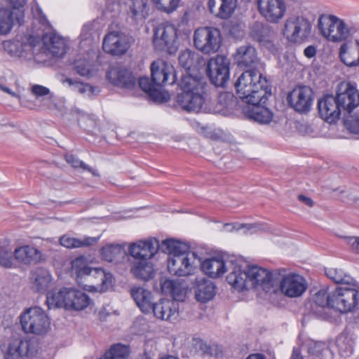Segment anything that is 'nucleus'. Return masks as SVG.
<instances>
[{
    "label": "nucleus",
    "mask_w": 359,
    "mask_h": 359,
    "mask_svg": "<svg viewBox=\"0 0 359 359\" xmlns=\"http://www.w3.org/2000/svg\"><path fill=\"white\" fill-rule=\"evenodd\" d=\"M236 272L228 278V283L238 291H243L248 287L261 289L266 293L276 292L272 273L266 269L257 266H248L239 259Z\"/></svg>",
    "instance_id": "1"
},
{
    "label": "nucleus",
    "mask_w": 359,
    "mask_h": 359,
    "mask_svg": "<svg viewBox=\"0 0 359 359\" xmlns=\"http://www.w3.org/2000/svg\"><path fill=\"white\" fill-rule=\"evenodd\" d=\"M160 250L168 255V269L177 276L194 274L198 269L200 258L189 250L187 245L174 239H166L160 244Z\"/></svg>",
    "instance_id": "2"
},
{
    "label": "nucleus",
    "mask_w": 359,
    "mask_h": 359,
    "mask_svg": "<svg viewBox=\"0 0 359 359\" xmlns=\"http://www.w3.org/2000/svg\"><path fill=\"white\" fill-rule=\"evenodd\" d=\"M182 90L177 96L178 105L188 112H209V101L205 93V85L201 80L185 75L179 83Z\"/></svg>",
    "instance_id": "3"
},
{
    "label": "nucleus",
    "mask_w": 359,
    "mask_h": 359,
    "mask_svg": "<svg viewBox=\"0 0 359 359\" xmlns=\"http://www.w3.org/2000/svg\"><path fill=\"white\" fill-rule=\"evenodd\" d=\"M158 250L160 243L158 240L153 238L140 240L129 246V253L135 259L130 271L135 278L149 280L154 277V265L149 259Z\"/></svg>",
    "instance_id": "4"
},
{
    "label": "nucleus",
    "mask_w": 359,
    "mask_h": 359,
    "mask_svg": "<svg viewBox=\"0 0 359 359\" xmlns=\"http://www.w3.org/2000/svg\"><path fill=\"white\" fill-rule=\"evenodd\" d=\"M235 88L239 97L247 104H264L271 95L266 78L255 70L242 73Z\"/></svg>",
    "instance_id": "5"
},
{
    "label": "nucleus",
    "mask_w": 359,
    "mask_h": 359,
    "mask_svg": "<svg viewBox=\"0 0 359 359\" xmlns=\"http://www.w3.org/2000/svg\"><path fill=\"white\" fill-rule=\"evenodd\" d=\"M72 273L76 276V281L81 285L83 278H87L89 280L97 279L100 281L97 286L83 285L84 288L90 292H103L113 286L114 278L111 273L106 271L102 268H92L89 266L88 259L84 256H80L71 262Z\"/></svg>",
    "instance_id": "6"
},
{
    "label": "nucleus",
    "mask_w": 359,
    "mask_h": 359,
    "mask_svg": "<svg viewBox=\"0 0 359 359\" xmlns=\"http://www.w3.org/2000/svg\"><path fill=\"white\" fill-rule=\"evenodd\" d=\"M86 293L71 287H63L47 294L46 302L49 309L54 307L81 311L90 304Z\"/></svg>",
    "instance_id": "7"
},
{
    "label": "nucleus",
    "mask_w": 359,
    "mask_h": 359,
    "mask_svg": "<svg viewBox=\"0 0 359 359\" xmlns=\"http://www.w3.org/2000/svg\"><path fill=\"white\" fill-rule=\"evenodd\" d=\"M351 292L341 288L331 292L321 289L312 297L313 303L321 308H331L341 314L353 312L358 308L351 303Z\"/></svg>",
    "instance_id": "8"
},
{
    "label": "nucleus",
    "mask_w": 359,
    "mask_h": 359,
    "mask_svg": "<svg viewBox=\"0 0 359 359\" xmlns=\"http://www.w3.org/2000/svg\"><path fill=\"white\" fill-rule=\"evenodd\" d=\"M318 27L323 37L335 43L346 41L355 32L353 27L333 15H321L318 20Z\"/></svg>",
    "instance_id": "9"
},
{
    "label": "nucleus",
    "mask_w": 359,
    "mask_h": 359,
    "mask_svg": "<svg viewBox=\"0 0 359 359\" xmlns=\"http://www.w3.org/2000/svg\"><path fill=\"white\" fill-rule=\"evenodd\" d=\"M22 330L27 334L45 335L50 330V320L46 312L39 306L25 309L19 316Z\"/></svg>",
    "instance_id": "10"
},
{
    "label": "nucleus",
    "mask_w": 359,
    "mask_h": 359,
    "mask_svg": "<svg viewBox=\"0 0 359 359\" xmlns=\"http://www.w3.org/2000/svg\"><path fill=\"white\" fill-rule=\"evenodd\" d=\"M222 44V36L219 29L203 27L195 30L194 45L197 50L205 55L217 53Z\"/></svg>",
    "instance_id": "11"
},
{
    "label": "nucleus",
    "mask_w": 359,
    "mask_h": 359,
    "mask_svg": "<svg viewBox=\"0 0 359 359\" xmlns=\"http://www.w3.org/2000/svg\"><path fill=\"white\" fill-rule=\"evenodd\" d=\"M153 44L156 50L175 54L179 47L177 29L175 25L165 22L157 27L154 33Z\"/></svg>",
    "instance_id": "12"
},
{
    "label": "nucleus",
    "mask_w": 359,
    "mask_h": 359,
    "mask_svg": "<svg viewBox=\"0 0 359 359\" xmlns=\"http://www.w3.org/2000/svg\"><path fill=\"white\" fill-rule=\"evenodd\" d=\"M311 30L310 22L304 16L293 15L284 22L283 34L291 43L303 41Z\"/></svg>",
    "instance_id": "13"
},
{
    "label": "nucleus",
    "mask_w": 359,
    "mask_h": 359,
    "mask_svg": "<svg viewBox=\"0 0 359 359\" xmlns=\"http://www.w3.org/2000/svg\"><path fill=\"white\" fill-rule=\"evenodd\" d=\"M239 258L235 256H230L225 259L220 258L206 259L201 262L200 260L199 265L202 271L211 278H218L222 276L226 271H229L226 276L228 278L236 272Z\"/></svg>",
    "instance_id": "14"
},
{
    "label": "nucleus",
    "mask_w": 359,
    "mask_h": 359,
    "mask_svg": "<svg viewBox=\"0 0 359 359\" xmlns=\"http://www.w3.org/2000/svg\"><path fill=\"white\" fill-rule=\"evenodd\" d=\"M107 10L114 11L112 7L121 6L126 12L127 20L132 23L144 21L149 15L147 0H126L123 5L115 4V0H106Z\"/></svg>",
    "instance_id": "15"
},
{
    "label": "nucleus",
    "mask_w": 359,
    "mask_h": 359,
    "mask_svg": "<svg viewBox=\"0 0 359 359\" xmlns=\"http://www.w3.org/2000/svg\"><path fill=\"white\" fill-rule=\"evenodd\" d=\"M326 276L340 285L335 288H341L351 292V303L358 308L359 283L341 269L330 268L325 270Z\"/></svg>",
    "instance_id": "16"
},
{
    "label": "nucleus",
    "mask_w": 359,
    "mask_h": 359,
    "mask_svg": "<svg viewBox=\"0 0 359 359\" xmlns=\"http://www.w3.org/2000/svg\"><path fill=\"white\" fill-rule=\"evenodd\" d=\"M229 59L224 55H217L209 60L207 74L210 81L216 86H223L229 79Z\"/></svg>",
    "instance_id": "17"
},
{
    "label": "nucleus",
    "mask_w": 359,
    "mask_h": 359,
    "mask_svg": "<svg viewBox=\"0 0 359 359\" xmlns=\"http://www.w3.org/2000/svg\"><path fill=\"white\" fill-rule=\"evenodd\" d=\"M131 41L128 34L121 31H111L104 36L102 48L107 53L121 56L129 50Z\"/></svg>",
    "instance_id": "18"
},
{
    "label": "nucleus",
    "mask_w": 359,
    "mask_h": 359,
    "mask_svg": "<svg viewBox=\"0 0 359 359\" xmlns=\"http://www.w3.org/2000/svg\"><path fill=\"white\" fill-rule=\"evenodd\" d=\"M260 15L270 23L279 22L287 12L286 0H257Z\"/></svg>",
    "instance_id": "19"
},
{
    "label": "nucleus",
    "mask_w": 359,
    "mask_h": 359,
    "mask_svg": "<svg viewBox=\"0 0 359 359\" xmlns=\"http://www.w3.org/2000/svg\"><path fill=\"white\" fill-rule=\"evenodd\" d=\"M151 72L153 83L158 86L173 85L177 81L175 67L163 60L153 62Z\"/></svg>",
    "instance_id": "20"
},
{
    "label": "nucleus",
    "mask_w": 359,
    "mask_h": 359,
    "mask_svg": "<svg viewBox=\"0 0 359 359\" xmlns=\"http://www.w3.org/2000/svg\"><path fill=\"white\" fill-rule=\"evenodd\" d=\"M282 294L288 297H299L307 289V282L301 275L290 273L282 277L278 287Z\"/></svg>",
    "instance_id": "21"
},
{
    "label": "nucleus",
    "mask_w": 359,
    "mask_h": 359,
    "mask_svg": "<svg viewBox=\"0 0 359 359\" xmlns=\"http://www.w3.org/2000/svg\"><path fill=\"white\" fill-rule=\"evenodd\" d=\"M287 99L289 104L295 111L304 113L309 111L311 107L313 93L310 87L297 86L288 94Z\"/></svg>",
    "instance_id": "22"
},
{
    "label": "nucleus",
    "mask_w": 359,
    "mask_h": 359,
    "mask_svg": "<svg viewBox=\"0 0 359 359\" xmlns=\"http://www.w3.org/2000/svg\"><path fill=\"white\" fill-rule=\"evenodd\" d=\"M336 98L341 107L348 113L359 105L358 91L351 83H340Z\"/></svg>",
    "instance_id": "23"
},
{
    "label": "nucleus",
    "mask_w": 359,
    "mask_h": 359,
    "mask_svg": "<svg viewBox=\"0 0 359 359\" xmlns=\"http://www.w3.org/2000/svg\"><path fill=\"white\" fill-rule=\"evenodd\" d=\"M318 109L320 117L327 123L336 122L341 114V107L333 95H325L318 100Z\"/></svg>",
    "instance_id": "24"
},
{
    "label": "nucleus",
    "mask_w": 359,
    "mask_h": 359,
    "mask_svg": "<svg viewBox=\"0 0 359 359\" xmlns=\"http://www.w3.org/2000/svg\"><path fill=\"white\" fill-rule=\"evenodd\" d=\"M151 311L156 318L171 322L179 316V303L163 299L153 304Z\"/></svg>",
    "instance_id": "25"
},
{
    "label": "nucleus",
    "mask_w": 359,
    "mask_h": 359,
    "mask_svg": "<svg viewBox=\"0 0 359 359\" xmlns=\"http://www.w3.org/2000/svg\"><path fill=\"white\" fill-rule=\"evenodd\" d=\"M37 352L35 344L29 340H15L8 346L6 359H23L32 357Z\"/></svg>",
    "instance_id": "26"
},
{
    "label": "nucleus",
    "mask_w": 359,
    "mask_h": 359,
    "mask_svg": "<svg viewBox=\"0 0 359 359\" xmlns=\"http://www.w3.org/2000/svg\"><path fill=\"white\" fill-rule=\"evenodd\" d=\"M108 80L114 86L126 89H133L136 80L132 73L126 69L111 67L107 74Z\"/></svg>",
    "instance_id": "27"
},
{
    "label": "nucleus",
    "mask_w": 359,
    "mask_h": 359,
    "mask_svg": "<svg viewBox=\"0 0 359 359\" xmlns=\"http://www.w3.org/2000/svg\"><path fill=\"white\" fill-rule=\"evenodd\" d=\"M237 0H208V9L215 17L226 20L234 13Z\"/></svg>",
    "instance_id": "28"
},
{
    "label": "nucleus",
    "mask_w": 359,
    "mask_h": 359,
    "mask_svg": "<svg viewBox=\"0 0 359 359\" xmlns=\"http://www.w3.org/2000/svg\"><path fill=\"white\" fill-rule=\"evenodd\" d=\"M234 60L240 67H257L259 64L257 51L250 45L239 47L235 53Z\"/></svg>",
    "instance_id": "29"
},
{
    "label": "nucleus",
    "mask_w": 359,
    "mask_h": 359,
    "mask_svg": "<svg viewBox=\"0 0 359 359\" xmlns=\"http://www.w3.org/2000/svg\"><path fill=\"white\" fill-rule=\"evenodd\" d=\"M339 57L347 67L359 66V40H355L354 43L347 41L341 44Z\"/></svg>",
    "instance_id": "30"
},
{
    "label": "nucleus",
    "mask_w": 359,
    "mask_h": 359,
    "mask_svg": "<svg viewBox=\"0 0 359 359\" xmlns=\"http://www.w3.org/2000/svg\"><path fill=\"white\" fill-rule=\"evenodd\" d=\"M257 104H248L243 109V114L249 119L261 124L269 123L273 118V113L268 108Z\"/></svg>",
    "instance_id": "31"
},
{
    "label": "nucleus",
    "mask_w": 359,
    "mask_h": 359,
    "mask_svg": "<svg viewBox=\"0 0 359 359\" xmlns=\"http://www.w3.org/2000/svg\"><path fill=\"white\" fill-rule=\"evenodd\" d=\"M161 290L165 294L170 295L176 302L184 301L187 286L182 282L166 279L161 283Z\"/></svg>",
    "instance_id": "32"
},
{
    "label": "nucleus",
    "mask_w": 359,
    "mask_h": 359,
    "mask_svg": "<svg viewBox=\"0 0 359 359\" xmlns=\"http://www.w3.org/2000/svg\"><path fill=\"white\" fill-rule=\"evenodd\" d=\"M45 51L48 52L54 57L63 56L67 50L65 40L55 34H46L43 38Z\"/></svg>",
    "instance_id": "33"
},
{
    "label": "nucleus",
    "mask_w": 359,
    "mask_h": 359,
    "mask_svg": "<svg viewBox=\"0 0 359 359\" xmlns=\"http://www.w3.org/2000/svg\"><path fill=\"white\" fill-rule=\"evenodd\" d=\"M53 282V277L49 271L39 268L34 271L30 277L32 288L37 292H46Z\"/></svg>",
    "instance_id": "34"
},
{
    "label": "nucleus",
    "mask_w": 359,
    "mask_h": 359,
    "mask_svg": "<svg viewBox=\"0 0 359 359\" xmlns=\"http://www.w3.org/2000/svg\"><path fill=\"white\" fill-rule=\"evenodd\" d=\"M130 294L141 311L149 313L151 311L152 294L148 290L140 286H134L130 289Z\"/></svg>",
    "instance_id": "35"
},
{
    "label": "nucleus",
    "mask_w": 359,
    "mask_h": 359,
    "mask_svg": "<svg viewBox=\"0 0 359 359\" xmlns=\"http://www.w3.org/2000/svg\"><path fill=\"white\" fill-rule=\"evenodd\" d=\"M13 254L15 259L24 264H36L41 259V252L29 245H24L16 248Z\"/></svg>",
    "instance_id": "36"
},
{
    "label": "nucleus",
    "mask_w": 359,
    "mask_h": 359,
    "mask_svg": "<svg viewBox=\"0 0 359 359\" xmlns=\"http://www.w3.org/2000/svg\"><path fill=\"white\" fill-rule=\"evenodd\" d=\"M216 286L212 280L206 278L197 279L195 297L197 301L207 302L215 295Z\"/></svg>",
    "instance_id": "37"
},
{
    "label": "nucleus",
    "mask_w": 359,
    "mask_h": 359,
    "mask_svg": "<svg viewBox=\"0 0 359 359\" xmlns=\"http://www.w3.org/2000/svg\"><path fill=\"white\" fill-rule=\"evenodd\" d=\"M20 8H13V11L8 8H0V34H6L11 30L13 25V15L16 11L20 13V18H17V20L21 25L24 15Z\"/></svg>",
    "instance_id": "38"
},
{
    "label": "nucleus",
    "mask_w": 359,
    "mask_h": 359,
    "mask_svg": "<svg viewBox=\"0 0 359 359\" xmlns=\"http://www.w3.org/2000/svg\"><path fill=\"white\" fill-rule=\"evenodd\" d=\"M101 257L107 262H118L120 259L127 257L126 250L120 245L109 244L104 246L100 250Z\"/></svg>",
    "instance_id": "39"
},
{
    "label": "nucleus",
    "mask_w": 359,
    "mask_h": 359,
    "mask_svg": "<svg viewBox=\"0 0 359 359\" xmlns=\"http://www.w3.org/2000/svg\"><path fill=\"white\" fill-rule=\"evenodd\" d=\"M64 83H67L72 91L79 93L88 97H94L99 93L97 88L81 82L76 79L67 78L64 81Z\"/></svg>",
    "instance_id": "40"
},
{
    "label": "nucleus",
    "mask_w": 359,
    "mask_h": 359,
    "mask_svg": "<svg viewBox=\"0 0 359 359\" xmlns=\"http://www.w3.org/2000/svg\"><path fill=\"white\" fill-rule=\"evenodd\" d=\"M271 32L268 26L262 22H256L250 27V35L253 40L265 45L270 41Z\"/></svg>",
    "instance_id": "41"
},
{
    "label": "nucleus",
    "mask_w": 359,
    "mask_h": 359,
    "mask_svg": "<svg viewBox=\"0 0 359 359\" xmlns=\"http://www.w3.org/2000/svg\"><path fill=\"white\" fill-rule=\"evenodd\" d=\"M93 53V50L89 49L87 51L88 59H77L74 62V69L76 72L81 76L90 77L94 72V68L92 64V59H90Z\"/></svg>",
    "instance_id": "42"
},
{
    "label": "nucleus",
    "mask_w": 359,
    "mask_h": 359,
    "mask_svg": "<svg viewBox=\"0 0 359 359\" xmlns=\"http://www.w3.org/2000/svg\"><path fill=\"white\" fill-rule=\"evenodd\" d=\"M98 238L85 237L83 239H78L65 235L60 238L61 245L67 248H76L83 246H89L96 243Z\"/></svg>",
    "instance_id": "43"
},
{
    "label": "nucleus",
    "mask_w": 359,
    "mask_h": 359,
    "mask_svg": "<svg viewBox=\"0 0 359 359\" xmlns=\"http://www.w3.org/2000/svg\"><path fill=\"white\" fill-rule=\"evenodd\" d=\"M128 353V346L116 344L112 346L100 359H126Z\"/></svg>",
    "instance_id": "44"
},
{
    "label": "nucleus",
    "mask_w": 359,
    "mask_h": 359,
    "mask_svg": "<svg viewBox=\"0 0 359 359\" xmlns=\"http://www.w3.org/2000/svg\"><path fill=\"white\" fill-rule=\"evenodd\" d=\"M13 264L12 248L7 240H4L0 245V265L10 268Z\"/></svg>",
    "instance_id": "45"
},
{
    "label": "nucleus",
    "mask_w": 359,
    "mask_h": 359,
    "mask_svg": "<svg viewBox=\"0 0 359 359\" xmlns=\"http://www.w3.org/2000/svg\"><path fill=\"white\" fill-rule=\"evenodd\" d=\"M198 57V55L196 53L189 49H185L179 55V62L182 67L189 69L194 66Z\"/></svg>",
    "instance_id": "46"
},
{
    "label": "nucleus",
    "mask_w": 359,
    "mask_h": 359,
    "mask_svg": "<svg viewBox=\"0 0 359 359\" xmlns=\"http://www.w3.org/2000/svg\"><path fill=\"white\" fill-rule=\"evenodd\" d=\"M153 1L159 11L170 14L177 9L181 0H153Z\"/></svg>",
    "instance_id": "47"
},
{
    "label": "nucleus",
    "mask_w": 359,
    "mask_h": 359,
    "mask_svg": "<svg viewBox=\"0 0 359 359\" xmlns=\"http://www.w3.org/2000/svg\"><path fill=\"white\" fill-rule=\"evenodd\" d=\"M32 95L36 99L48 96V98L52 99L54 95L50 92V90L42 85L33 84L30 88Z\"/></svg>",
    "instance_id": "48"
},
{
    "label": "nucleus",
    "mask_w": 359,
    "mask_h": 359,
    "mask_svg": "<svg viewBox=\"0 0 359 359\" xmlns=\"http://www.w3.org/2000/svg\"><path fill=\"white\" fill-rule=\"evenodd\" d=\"M139 86L145 93L149 94L150 96L154 97L156 100H161L162 97H159L156 94H158V92L154 90L153 85L150 83L148 78H140L139 80Z\"/></svg>",
    "instance_id": "49"
},
{
    "label": "nucleus",
    "mask_w": 359,
    "mask_h": 359,
    "mask_svg": "<svg viewBox=\"0 0 359 359\" xmlns=\"http://www.w3.org/2000/svg\"><path fill=\"white\" fill-rule=\"evenodd\" d=\"M233 228L236 230L244 229V233H255L258 231L265 230L266 229L260 224H234Z\"/></svg>",
    "instance_id": "50"
},
{
    "label": "nucleus",
    "mask_w": 359,
    "mask_h": 359,
    "mask_svg": "<svg viewBox=\"0 0 359 359\" xmlns=\"http://www.w3.org/2000/svg\"><path fill=\"white\" fill-rule=\"evenodd\" d=\"M65 159L67 162L74 168H82L83 169H87L86 164L72 154L66 155Z\"/></svg>",
    "instance_id": "51"
},
{
    "label": "nucleus",
    "mask_w": 359,
    "mask_h": 359,
    "mask_svg": "<svg viewBox=\"0 0 359 359\" xmlns=\"http://www.w3.org/2000/svg\"><path fill=\"white\" fill-rule=\"evenodd\" d=\"M196 348L203 354L212 355L210 346L203 340H198L195 344Z\"/></svg>",
    "instance_id": "52"
},
{
    "label": "nucleus",
    "mask_w": 359,
    "mask_h": 359,
    "mask_svg": "<svg viewBox=\"0 0 359 359\" xmlns=\"http://www.w3.org/2000/svg\"><path fill=\"white\" fill-rule=\"evenodd\" d=\"M91 25H85L83 28H82V30H81V45L83 46V43L85 41H88L89 39H90V36H91Z\"/></svg>",
    "instance_id": "53"
},
{
    "label": "nucleus",
    "mask_w": 359,
    "mask_h": 359,
    "mask_svg": "<svg viewBox=\"0 0 359 359\" xmlns=\"http://www.w3.org/2000/svg\"><path fill=\"white\" fill-rule=\"evenodd\" d=\"M91 25H85L83 28H82V30H81V45L83 46V43L85 41H88L89 39H90V36H91Z\"/></svg>",
    "instance_id": "54"
},
{
    "label": "nucleus",
    "mask_w": 359,
    "mask_h": 359,
    "mask_svg": "<svg viewBox=\"0 0 359 359\" xmlns=\"http://www.w3.org/2000/svg\"><path fill=\"white\" fill-rule=\"evenodd\" d=\"M347 243L349 244L351 247V249L359 253V236L358 237H354V236H349L346 238Z\"/></svg>",
    "instance_id": "55"
},
{
    "label": "nucleus",
    "mask_w": 359,
    "mask_h": 359,
    "mask_svg": "<svg viewBox=\"0 0 359 359\" xmlns=\"http://www.w3.org/2000/svg\"><path fill=\"white\" fill-rule=\"evenodd\" d=\"M304 55L309 58H311L315 56L316 53V48L313 46H309L304 49Z\"/></svg>",
    "instance_id": "56"
},
{
    "label": "nucleus",
    "mask_w": 359,
    "mask_h": 359,
    "mask_svg": "<svg viewBox=\"0 0 359 359\" xmlns=\"http://www.w3.org/2000/svg\"><path fill=\"white\" fill-rule=\"evenodd\" d=\"M14 8L22 7L26 0H7Z\"/></svg>",
    "instance_id": "57"
},
{
    "label": "nucleus",
    "mask_w": 359,
    "mask_h": 359,
    "mask_svg": "<svg viewBox=\"0 0 359 359\" xmlns=\"http://www.w3.org/2000/svg\"><path fill=\"white\" fill-rule=\"evenodd\" d=\"M299 198V200L300 201H302V203H305L306 205H309V206H312L313 205V201L311 200V198H309V197H306L304 195H299L298 196Z\"/></svg>",
    "instance_id": "58"
},
{
    "label": "nucleus",
    "mask_w": 359,
    "mask_h": 359,
    "mask_svg": "<svg viewBox=\"0 0 359 359\" xmlns=\"http://www.w3.org/2000/svg\"><path fill=\"white\" fill-rule=\"evenodd\" d=\"M290 359H303V357L299 350L297 348H294Z\"/></svg>",
    "instance_id": "59"
},
{
    "label": "nucleus",
    "mask_w": 359,
    "mask_h": 359,
    "mask_svg": "<svg viewBox=\"0 0 359 359\" xmlns=\"http://www.w3.org/2000/svg\"><path fill=\"white\" fill-rule=\"evenodd\" d=\"M245 359H266V357L262 353H251Z\"/></svg>",
    "instance_id": "60"
},
{
    "label": "nucleus",
    "mask_w": 359,
    "mask_h": 359,
    "mask_svg": "<svg viewBox=\"0 0 359 359\" xmlns=\"http://www.w3.org/2000/svg\"><path fill=\"white\" fill-rule=\"evenodd\" d=\"M0 90L12 95L13 97H18V95L15 92H13L12 90L8 88V87H6V86L1 85V83H0Z\"/></svg>",
    "instance_id": "61"
},
{
    "label": "nucleus",
    "mask_w": 359,
    "mask_h": 359,
    "mask_svg": "<svg viewBox=\"0 0 359 359\" xmlns=\"http://www.w3.org/2000/svg\"><path fill=\"white\" fill-rule=\"evenodd\" d=\"M346 126L348 129L351 130V132L353 133H359V123H355V126L352 127L350 123H346Z\"/></svg>",
    "instance_id": "62"
},
{
    "label": "nucleus",
    "mask_w": 359,
    "mask_h": 359,
    "mask_svg": "<svg viewBox=\"0 0 359 359\" xmlns=\"http://www.w3.org/2000/svg\"><path fill=\"white\" fill-rule=\"evenodd\" d=\"M86 119L89 122V126L93 127L95 125V120L94 118L89 117L88 116L86 117H83L80 120V123H83Z\"/></svg>",
    "instance_id": "63"
},
{
    "label": "nucleus",
    "mask_w": 359,
    "mask_h": 359,
    "mask_svg": "<svg viewBox=\"0 0 359 359\" xmlns=\"http://www.w3.org/2000/svg\"><path fill=\"white\" fill-rule=\"evenodd\" d=\"M313 344H310V346L309 347V352L311 355H318L320 352V349L314 350L312 348ZM314 348H317L318 346L316 344H313Z\"/></svg>",
    "instance_id": "64"
}]
</instances>
